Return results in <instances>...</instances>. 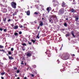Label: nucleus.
Instances as JSON below:
<instances>
[{
    "instance_id": "7ed1b4c3",
    "label": "nucleus",
    "mask_w": 79,
    "mask_h": 79,
    "mask_svg": "<svg viewBox=\"0 0 79 79\" xmlns=\"http://www.w3.org/2000/svg\"><path fill=\"white\" fill-rule=\"evenodd\" d=\"M69 56H68L66 55L63 58V59L64 60H68V59H69Z\"/></svg>"
},
{
    "instance_id": "f3484780",
    "label": "nucleus",
    "mask_w": 79,
    "mask_h": 79,
    "mask_svg": "<svg viewBox=\"0 0 79 79\" xmlns=\"http://www.w3.org/2000/svg\"><path fill=\"white\" fill-rule=\"evenodd\" d=\"M17 15V12H15L13 14V15L14 16H15V15Z\"/></svg>"
},
{
    "instance_id": "0eeeda50",
    "label": "nucleus",
    "mask_w": 79,
    "mask_h": 79,
    "mask_svg": "<svg viewBox=\"0 0 79 79\" xmlns=\"http://www.w3.org/2000/svg\"><path fill=\"white\" fill-rule=\"evenodd\" d=\"M73 37H76V36L74 35V31H71V33Z\"/></svg>"
},
{
    "instance_id": "69168bd1",
    "label": "nucleus",
    "mask_w": 79,
    "mask_h": 79,
    "mask_svg": "<svg viewBox=\"0 0 79 79\" xmlns=\"http://www.w3.org/2000/svg\"><path fill=\"white\" fill-rule=\"evenodd\" d=\"M64 29H63V31H64Z\"/></svg>"
},
{
    "instance_id": "7c9ffc66",
    "label": "nucleus",
    "mask_w": 79,
    "mask_h": 79,
    "mask_svg": "<svg viewBox=\"0 0 79 79\" xmlns=\"http://www.w3.org/2000/svg\"><path fill=\"white\" fill-rule=\"evenodd\" d=\"M28 44L29 45H32V43L31 42H29Z\"/></svg>"
},
{
    "instance_id": "13d9d810",
    "label": "nucleus",
    "mask_w": 79,
    "mask_h": 79,
    "mask_svg": "<svg viewBox=\"0 0 79 79\" xmlns=\"http://www.w3.org/2000/svg\"><path fill=\"white\" fill-rule=\"evenodd\" d=\"M62 47H63V44H62V46L61 47V48H62Z\"/></svg>"
},
{
    "instance_id": "c756f323",
    "label": "nucleus",
    "mask_w": 79,
    "mask_h": 79,
    "mask_svg": "<svg viewBox=\"0 0 79 79\" xmlns=\"http://www.w3.org/2000/svg\"><path fill=\"white\" fill-rule=\"evenodd\" d=\"M0 52H5V50H0Z\"/></svg>"
},
{
    "instance_id": "0e129e2a",
    "label": "nucleus",
    "mask_w": 79,
    "mask_h": 79,
    "mask_svg": "<svg viewBox=\"0 0 79 79\" xmlns=\"http://www.w3.org/2000/svg\"><path fill=\"white\" fill-rule=\"evenodd\" d=\"M42 19H44V18H42Z\"/></svg>"
},
{
    "instance_id": "c85d7f7f",
    "label": "nucleus",
    "mask_w": 79,
    "mask_h": 79,
    "mask_svg": "<svg viewBox=\"0 0 79 79\" xmlns=\"http://www.w3.org/2000/svg\"><path fill=\"white\" fill-rule=\"evenodd\" d=\"M53 5L55 7V6H57V4L54 3V4H53Z\"/></svg>"
},
{
    "instance_id": "f257e3e1",
    "label": "nucleus",
    "mask_w": 79,
    "mask_h": 79,
    "mask_svg": "<svg viewBox=\"0 0 79 79\" xmlns=\"http://www.w3.org/2000/svg\"><path fill=\"white\" fill-rule=\"evenodd\" d=\"M64 13V8H61L59 10L58 14L60 15H63Z\"/></svg>"
},
{
    "instance_id": "603ef678",
    "label": "nucleus",
    "mask_w": 79,
    "mask_h": 79,
    "mask_svg": "<svg viewBox=\"0 0 79 79\" xmlns=\"http://www.w3.org/2000/svg\"><path fill=\"white\" fill-rule=\"evenodd\" d=\"M22 50H25V49H24V48H23Z\"/></svg>"
},
{
    "instance_id": "bb28decb",
    "label": "nucleus",
    "mask_w": 79,
    "mask_h": 79,
    "mask_svg": "<svg viewBox=\"0 0 79 79\" xmlns=\"http://www.w3.org/2000/svg\"><path fill=\"white\" fill-rule=\"evenodd\" d=\"M32 67L33 68H36V65H33L32 66Z\"/></svg>"
},
{
    "instance_id": "412c9836",
    "label": "nucleus",
    "mask_w": 79,
    "mask_h": 79,
    "mask_svg": "<svg viewBox=\"0 0 79 79\" xmlns=\"http://www.w3.org/2000/svg\"><path fill=\"white\" fill-rule=\"evenodd\" d=\"M40 25L42 26H43V23H42V22H41L40 23Z\"/></svg>"
},
{
    "instance_id": "dca6fc26",
    "label": "nucleus",
    "mask_w": 79,
    "mask_h": 79,
    "mask_svg": "<svg viewBox=\"0 0 79 79\" xmlns=\"http://www.w3.org/2000/svg\"><path fill=\"white\" fill-rule=\"evenodd\" d=\"M9 60H13V58L12 57V56H11V57L10 56H9Z\"/></svg>"
},
{
    "instance_id": "5701e85b",
    "label": "nucleus",
    "mask_w": 79,
    "mask_h": 79,
    "mask_svg": "<svg viewBox=\"0 0 79 79\" xmlns=\"http://www.w3.org/2000/svg\"><path fill=\"white\" fill-rule=\"evenodd\" d=\"M64 25L65 26V27H67V23H64Z\"/></svg>"
},
{
    "instance_id": "aec40b11",
    "label": "nucleus",
    "mask_w": 79,
    "mask_h": 79,
    "mask_svg": "<svg viewBox=\"0 0 79 79\" xmlns=\"http://www.w3.org/2000/svg\"><path fill=\"white\" fill-rule=\"evenodd\" d=\"M51 53H49L48 54V57H50V56H51Z\"/></svg>"
},
{
    "instance_id": "a211bd4d",
    "label": "nucleus",
    "mask_w": 79,
    "mask_h": 79,
    "mask_svg": "<svg viewBox=\"0 0 79 79\" xmlns=\"http://www.w3.org/2000/svg\"><path fill=\"white\" fill-rule=\"evenodd\" d=\"M31 42H33V43L34 44V43H35V40H34L32 39H31Z\"/></svg>"
},
{
    "instance_id": "e2e57ef3",
    "label": "nucleus",
    "mask_w": 79,
    "mask_h": 79,
    "mask_svg": "<svg viewBox=\"0 0 79 79\" xmlns=\"http://www.w3.org/2000/svg\"><path fill=\"white\" fill-rule=\"evenodd\" d=\"M15 21H18V20H15Z\"/></svg>"
},
{
    "instance_id": "4be33fe9",
    "label": "nucleus",
    "mask_w": 79,
    "mask_h": 79,
    "mask_svg": "<svg viewBox=\"0 0 79 79\" xmlns=\"http://www.w3.org/2000/svg\"><path fill=\"white\" fill-rule=\"evenodd\" d=\"M22 45H23V46H27V45L26 43H23L22 44Z\"/></svg>"
},
{
    "instance_id": "3c124183",
    "label": "nucleus",
    "mask_w": 79,
    "mask_h": 79,
    "mask_svg": "<svg viewBox=\"0 0 79 79\" xmlns=\"http://www.w3.org/2000/svg\"><path fill=\"white\" fill-rule=\"evenodd\" d=\"M66 19L67 21H68V19L67 18Z\"/></svg>"
},
{
    "instance_id": "bf43d9fd",
    "label": "nucleus",
    "mask_w": 79,
    "mask_h": 79,
    "mask_svg": "<svg viewBox=\"0 0 79 79\" xmlns=\"http://www.w3.org/2000/svg\"><path fill=\"white\" fill-rule=\"evenodd\" d=\"M23 27H24V29L26 28V27L24 26Z\"/></svg>"
},
{
    "instance_id": "6e6d98bb",
    "label": "nucleus",
    "mask_w": 79,
    "mask_h": 79,
    "mask_svg": "<svg viewBox=\"0 0 79 79\" xmlns=\"http://www.w3.org/2000/svg\"><path fill=\"white\" fill-rule=\"evenodd\" d=\"M20 78H19V77H18L17 78V79H19Z\"/></svg>"
},
{
    "instance_id": "4d7b16f0",
    "label": "nucleus",
    "mask_w": 79,
    "mask_h": 79,
    "mask_svg": "<svg viewBox=\"0 0 79 79\" xmlns=\"http://www.w3.org/2000/svg\"><path fill=\"white\" fill-rule=\"evenodd\" d=\"M6 55H7V56H8L9 57V55H8V54H7Z\"/></svg>"
},
{
    "instance_id": "ddd939ff",
    "label": "nucleus",
    "mask_w": 79,
    "mask_h": 79,
    "mask_svg": "<svg viewBox=\"0 0 79 79\" xmlns=\"http://www.w3.org/2000/svg\"><path fill=\"white\" fill-rule=\"evenodd\" d=\"M18 28V26H14V29H17Z\"/></svg>"
},
{
    "instance_id": "4468645a",
    "label": "nucleus",
    "mask_w": 79,
    "mask_h": 79,
    "mask_svg": "<svg viewBox=\"0 0 79 79\" xmlns=\"http://www.w3.org/2000/svg\"><path fill=\"white\" fill-rule=\"evenodd\" d=\"M71 10L72 13H75L76 12V11L74 10V9H71Z\"/></svg>"
},
{
    "instance_id": "423d86ee",
    "label": "nucleus",
    "mask_w": 79,
    "mask_h": 79,
    "mask_svg": "<svg viewBox=\"0 0 79 79\" xmlns=\"http://www.w3.org/2000/svg\"><path fill=\"white\" fill-rule=\"evenodd\" d=\"M52 10V8L50 7H48L47 9V10L48 11V13H49L50 10Z\"/></svg>"
},
{
    "instance_id": "6ab92c4d",
    "label": "nucleus",
    "mask_w": 79,
    "mask_h": 79,
    "mask_svg": "<svg viewBox=\"0 0 79 79\" xmlns=\"http://www.w3.org/2000/svg\"><path fill=\"white\" fill-rule=\"evenodd\" d=\"M70 35V34H69V33H68L66 35V37H68Z\"/></svg>"
},
{
    "instance_id": "58836bf2",
    "label": "nucleus",
    "mask_w": 79,
    "mask_h": 79,
    "mask_svg": "<svg viewBox=\"0 0 79 79\" xmlns=\"http://www.w3.org/2000/svg\"><path fill=\"white\" fill-rule=\"evenodd\" d=\"M31 75L32 77H34V74H31Z\"/></svg>"
},
{
    "instance_id": "2eb2a0df",
    "label": "nucleus",
    "mask_w": 79,
    "mask_h": 79,
    "mask_svg": "<svg viewBox=\"0 0 79 79\" xmlns=\"http://www.w3.org/2000/svg\"><path fill=\"white\" fill-rule=\"evenodd\" d=\"M75 21H78V20L79 19V17H75Z\"/></svg>"
},
{
    "instance_id": "39448f33",
    "label": "nucleus",
    "mask_w": 79,
    "mask_h": 79,
    "mask_svg": "<svg viewBox=\"0 0 79 79\" xmlns=\"http://www.w3.org/2000/svg\"><path fill=\"white\" fill-rule=\"evenodd\" d=\"M62 6V7H65L66 6V4L64 2H63L61 4Z\"/></svg>"
},
{
    "instance_id": "09e8293b",
    "label": "nucleus",
    "mask_w": 79,
    "mask_h": 79,
    "mask_svg": "<svg viewBox=\"0 0 79 79\" xmlns=\"http://www.w3.org/2000/svg\"><path fill=\"white\" fill-rule=\"evenodd\" d=\"M24 79H27V77H24Z\"/></svg>"
},
{
    "instance_id": "c03bdc74",
    "label": "nucleus",
    "mask_w": 79,
    "mask_h": 79,
    "mask_svg": "<svg viewBox=\"0 0 79 79\" xmlns=\"http://www.w3.org/2000/svg\"><path fill=\"white\" fill-rule=\"evenodd\" d=\"M52 2H54V3H56V1H53V0L52 1Z\"/></svg>"
},
{
    "instance_id": "f03ea898",
    "label": "nucleus",
    "mask_w": 79,
    "mask_h": 79,
    "mask_svg": "<svg viewBox=\"0 0 79 79\" xmlns=\"http://www.w3.org/2000/svg\"><path fill=\"white\" fill-rule=\"evenodd\" d=\"M11 4L12 8H16V2H12L11 3Z\"/></svg>"
},
{
    "instance_id": "774afa93",
    "label": "nucleus",
    "mask_w": 79,
    "mask_h": 79,
    "mask_svg": "<svg viewBox=\"0 0 79 79\" xmlns=\"http://www.w3.org/2000/svg\"><path fill=\"white\" fill-rule=\"evenodd\" d=\"M11 26H12V27L13 26H14V25H13V24Z\"/></svg>"
},
{
    "instance_id": "9d476101",
    "label": "nucleus",
    "mask_w": 79,
    "mask_h": 79,
    "mask_svg": "<svg viewBox=\"0 0 79 79\" xmlns=\"http://www.w3.org/2000/svg\"><path fill=\"white\" fill-rule=\"evenodd\" d=\"M6 18H4L3 19V21L4 22V23H6Z\"/></svg>"
},
{
    "instance_id": "a19ab883",
    "label": "nucleus",
    "mask_w": 79,
    "mask_h": 79,
    "mask_svg": "<svg viewBox=\"0 0 79 79\" xmlns=\"http://www.w3.org/2000/svg\"><path fill=\"white\" fill-rule=\"evenodd\" d=\"M19 73V70H17V73Z\"/></svg>"
},
{
    "instance_id": "c9c22d12",
    "label": "nucleus",
    "mask_w": 79,
    "mask_h": 79,
    "mask_svg": "<svg viewBox=\"0 0 79 79\" xmlns=\"http://www.w3.org/2000/svg\"><path fill=\"white\" fill-rule=\"evenodd\" d=\"M11 51H12L13 52V50H14V49L13 48H11Z\"/></svg>"
},
{
    "instance_id": "864d4df0",
    "label": "nucleus",
    "mask_w": 79,
    "mask_h": 79,
    "mask_svg": "<svg viewBox=\"0 0 79 79\" xmlns=\"http://www.w3.org/2000/svg\"><path fill=\"white\" fill-rule=\"evenodd\" d=\"M15 77H17V76H18L16 74V75H15Z\"/></svg>"
},
{
    "instance_id": "5fc2aeb1",
    "label": "nucleus",
    "mask_w": 79,
    "mask_h": 79,
    "mask_svg": "<svg viewBox=\"0 0 79 79\" xmlns=\"http://www.w3.org/2000/svg\"><path fill=\"white\" fill-rule=\"evenodd\" d=\"M48 50H49V49H47V52H48Z\"/></svg>"
},
{
    "instance_id": "393cba45",
    "label": "nucleus",
    "mask_w": 79,
    "mask_h": 79,
    "mask_svg": "<svg viewBox=\"0 0 79 79\" xmlns=\"http://www.w3.org/2000/svg\"><path fill=\"white\" fill-rule=\"evenodd\" d=\"M39 33L38 35L36 36L37 38H38V39H39Z\"/></svg>"
},
{
    "instance_id": "de8ad7c7",
    "label": "nucleus",
    "mask_w": 79,
    "mask_h": 79,
    "mask_svg": "<svg viewBox=\"0 0 79 79\" xmlns=\"http://www.w3.org/2000/svg\"><path fill=\"white\" fill-rule=\"evenodd\" d=\"M1 78H2V79H4V77H1Z\"/></svg>"
},
{
    "instance_id": "2f4dec72",
    "label": "nucleus",
    "mask_w": 79,
    "mask_h": 79,
    "mask_svg": "<svg viewBox=\"0 0 79 79\" xmlns=\"http://www.w3.org/2000/svg\"><path fill=\"white\" fill-rule=\"evenodd\" d=\"M4 32H6L7 31V30L6 29H4Z\"/></svg>"
},
{
    "instance_id": "8fccbe9b",
    "label": "nucleus",
    "mask_w": 79,
    "mask_h": 79,
    "mask_svg": "<svg viewBox=\"0 0 79 79\" xmlns=\"http://www.w3.org/2000/svg\"><path fill=\"white\" fill-rule=\"evenodd\" d=\"M43 16H45V14H43Z\"/></svg>"
},
{
    "instance_id": "1a4fd4ad",
    "label": "nucleus",
    "mask_w": 79,
    "mask_h": 79,
    "mask_svg": "<svg viewBox=\"0 0 79 79\" xmlns=\"http://www.w3.org/2000/svg\"><path fill=\"white\" fill-rule=\"evenodd\" d=\"M27 16H29V15H30V11H27Z\"/></svg>"
},
{
    "instance_id": "f8f14e48",
    "label": "nucleus",
    "mask_w": 79,
    "mask_h": 79,
    "mask_svg": "<svg viewBox=\"0 0 79 79\" xmlns=\"http://www.w3.org/2000/svg\"><path fill=\"white\" fill-rule=\"evenodd\" d=\"M66 71V70H65L64 68L60 69V71L61 72H64V71Z\"/></svg>"
},
{
    "instance_id": "b1692460",
    "label": "nucleus",
    "mask_w": 79,
    "mask_h": 79,
    "mask_svg": "<svg viewBox=\"0 0 79 79\" xmlns=\"http://www.w3.org/2000/svg\"><path fill=\"white\" fill-rule=\"evenodd\" d=\"M4 48V47L2 45H0V48Z\"/></svg>"
},
{
    "instance_id": "79ce46f5",
    "label": "nucleus",
    "mask_w": 79,
    "mask_h": 79,
    "mask_svg": "<svg viewBox=\"0 0 79 79\" xmlns=\"http://www.w3.org/2000/svg\"><path fill=\"white\" fill-rule=\"evenodd\" d=\"M21 64H23V65L24 64V63H23V61H22V63H21Z\"/></svg>"
},
{
    "instance_id": "9b49d317",
    "label": "nucleus",
    "mask_w": 79,
    "mask_h": 79,
    "mask_svg": "<svg viewBox=\"0 0 79 79\" xmlns=\"http://www.w3.org/2000/svg\"><path fill=\"white\" fill-rule=\"evenodd\" d=\"M52 18H55V19H56L57 18V17H56V15H53L52 16Z\"/></svg>"
},
{
    "instance_id": "4c0bfd02",
    "label": "nucleus",
    "mask_w": 79,
    "mask_h": 79,
    "mask_svg": "<svg viewBox=\"0 0 79 79\" xmlns=\"http://www.w3.org/2000/svg\"><path fill=\"white\" fill-rule=\"evenodd\" d=\"M19 34H22V32L21 31H19Z\"/></svg>"
},
{
    "instance_id": "20e7f679",
    "label": "nucleus",
    "mask_w": 79,
    "mask_h": 79,
    "mask_svg": "<svg viewBox=\"0 0 79 79\" xmlns=\"http://www.w3.org/2000/svg\"><path fill=\"white\" fill-rule=\"evenodd\" d=\"M26 55L28 57H30V56H31V55H31V54L30 53V52H28Z\"/></svg>"
},
{
    "instance_id": "f704fd0d",
    "label": "nucleus",
    "mask_w": 79,
    "mask_h": 79,
    "mask_svg": "<svg viewBox=\"0 0 79 79\" xmlns=\"http://www.w3.org/2000/svg\"><path fill=\"white\" fill-rule=\"evenodd\" d=\"M5 74V72L1 73V75H4Z\"/></svg>"
},
{
    "instance_id": "a878e982",
    "label": "nucleus",
    "mask_w": 79,
    "mask_h": 79,
    "mask_svg": "<svg viewBox=\"0 0 79 79\" xmlns=\"http://www.w3.org/2000/svg\"><path fill=\"white\" fill-rule=\"evenodd\" d=\"M14 35L15 36L18 35V33H14Z\"/></svg>"
},
{
    "instance_id": "a18cd8bd",
    "label": "nucleus",
    "mask_w": 79,
    "mask_h": 79,
    "mask_svg": "<svg viewBox=\"0 0 79 79\" xmlns=\"http://www.w3.org/2000/svg\"><path fill=\"white\" fill-rule=\"evenodd\" d=\"M14 69H16H16H17V67H15V68H14Z\"/></svg>"
},
{
    "instance_id": "6e6552de",
    "label": "nucleus",
    "mask_w": 79,
    "mask_h": 79,
    "mask_svg": "<svg viewBox=\"0 0 79 79\" xmlns=\"http://www.w3.org/2000/svg\"><path fill=\"white\" fill-rule=\"evenodd\" d=\"M2 12L3 13H6L7 12V10L5 8H4L2 10Z\"/></svg>"
},
{
    "instance_id": "49530a36",
    "label": "nucleus",
    "mask_w": 79,
    "mask_h": 79,
    "mask_svg": "<svg viewBox=\"0 0 79 79\" xmlns=\"http://www.w3.org/2000/svg\"><path fill=\"white\" fill-rule=\"evenodd\" d=\"M35 23V24H37V21L36 20H35L34 22Z\"/></svg>"
},
{
    "instance_id": "680f3d73",
    "label": "nucleus",
    "mask_w": 79,
    "mask_h": 79,
    "mask_svg": "<svg viewBox=\"0 0 79 79\" xmlns=\"http://www.w3.org/2000/svg\"><path fill=\"white\" fill-rule=\"evenodd\" d=\"M73 2H75V0H73Z\"/></svg>"
},
{
    "instance_id": "e433bc0d",
    "label": "nucleus",
    "mask_w": 79,
    "mask_h": 79,
    "mask_svg": "<svg viewBox=\"0 0 79 79\" xmlns=\"http://www.w3.org/2000/svg\"><path fill=\"white\" fill-rule=\"evenodd\" d=\"M11 21V20L10 19L7 20V21H8V22H10V21Z\"/></svg>"
},
{
    "instance_id": "cd10ccee",
    "label": "nucleus",
    "mask_w": 79,
    "mask_h": 79,
    "mask_svg": "<svg viewBox=\"0 0 79 79\" xmlns=\"http://www.w3.org/2000/svg\"><path fill=\"white\" fill-rule=\"evenodd\" d=\"M8 52L9 55H11V52L9 51Z\"/></svg>"
},
{
    "instance_id": "052dcab7",
    "label": "nucleus",
    "mask_w": 79,
    "mask_h": 79,
    "mask_svg": "<svg viewBox=\"0 0 79 79\" xmlns=\"http://www.w3.org/2000/svg\"><path fill=\"white\" fill-rule=\"evenodd\" d=\"M40 28V27H38V29H39Z\"/></svg>"
},
{
    "instance_id": "338daca9",
    "label": "nucleus",
    "mask_w": 79,
    "mask_h": 79,
    "mask_svg": "<svg viewBox=\"0 0 79 79\" xmlns=\"http://www.w3.org/2000/svg\"><path fill=\"white\" fill-rule=\"evenodd\" d=\"M49 21H50V22H51V20H49Z\"/></svg>"
},
{
    "instance_id": "37998d69",
    "label": "nucleus",
    "mask_w": 79,
    "mask_h": 79,
    "mask_svg": "<svg viewBox=\"0 0 79 79\" xmlns=\"http://www.w3.org/2000/svg\"><path fill=\"white\" fill-rule=\"evenodd\" d=\"M71 56H75V55L71 54Z\"/></svg>"
},
{
    "instance_id": "473e14b6",
    "label": "nucleus",
    "mask_w": 79,
    "mask_h": 79,
    "mask_svg": "<svg viewBox=\"0 0 79 79\" xmlns=\"http://www.w3.org/2000/svg\"><path fill=\"white\" fill-rule=\"evenodd\" d=\"M19 27L20 28H23V25H20L19 26Z\"/></svg>"
},
{
    "instance_id": "ea45409f",
    "label": "nucleus",
    "mask_w": 79,
    "mask_h": 79,
    "mask_svg": "<svg viewBox=\"0 0 79 79\" xmlns=\"http://www.w3.org/2000/svg\"><path fill=\"white\" fill-rule=\"evenodd\" d=\"M0 31H3V29L1 28H0Z\"/></svg>"
},
{
    "instance_id": "72a5a7b5",
    "label": "nucleus",
    "mask_w": 79,
    "mask_h": 79,
    "mask_svg": "<svg viewBox=\"0 0 79 79\" xmlns=\"http://www.w3.org/2000/svg\"><path fill=\"white\" fill-rule=\"evenodd\" d=\"M34 14H35V15H38V14H39V13H37V12H35L34 13Z\"/></svg>"
}]
</instances>
